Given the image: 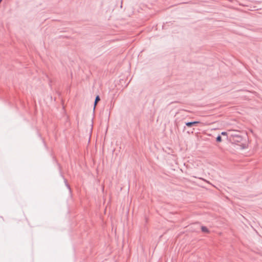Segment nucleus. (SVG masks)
<instances>
[{"label": "nucleus", "mask_w": 262, "mask_h": 262, "mask_svg": "<svg viewBox=\"0 0 262 262\" xmlns=\"http://www.w3.org/2000/svg\"><path fill=\"white\" fill-rule=\"evenodd\" d=\"M231 136L233 137V140L234 142H240L243 140V137L240 133L237 131H234Z\"/></svg>", "instance_id": "1"}, {"label": "nucleus", "mask_w": 262, "mask_h": 262, "mask_svg": "<svg viewBox=\"0 0 262 262\" xmlns=\"http://www.w3.org/2000/svg\"><path fill=\"white\" fill-rule=\"evenodd\" d=\"M200 123V122L199 121H192V122H186L185 123V124L186 126H187L188 127H192L193 125H196L197 124H199Z\"/></svg>", "instance_id": "2"}, {"label": "nucleus", "mask_w": 262, "mask_h": 262, "mask_svg": "<svg viewBox=\"0 0 262 262\" xmlns=\"http://www.w3.org/2000/svg\"><path fill=\"white\" fill-rule=\"evenodd\" d=\"M100 97L97 95L96 98H95V102H94V110L95 109V107H96V106L97 104V103L100 101Z\"/></svg>", "instance_id": "3"}, {"label": "nucleus", "mask_w": 262, "mask_h": 262, "mask_svg": "<svg viewBox=\"0 0 262 262\" xmlns=\"http://www.w3.org/2000/svg\"><path fill=\"white\" fill-rule=\"evenodd\" d=\"M201 229H202V231L203 232H208V228L205 227V226H202L201 227Z\"/></svg>", "instance_id": "4"}, {"label": "nucleus", "mask_w": 262, "mask_h": 262, "mask_svg": "<svg viewBox=\"0 0 262 262\" xmlns=\"http://www.w3.org/2000/svg\"><path fill=\"white\" fill-rule=\"evenodd\" d=\"M222 140V137L220 135L217 136V137L216 138V141L217 142H221Z\"/></svg>", "instance_id": "5"}, {"label": "nucleus", "mask_w": 262, "mask_h": 262, "mask_svg": "<svg viewBox=\"0 0 262 262\" xmlns=\"http://www.w3.org/2000/svg\"><path fill=\"white\" fill-rule=\"evenodd\" d=\"M64 181L66 186L68 188V189H70V186L67 183V180L66 179H64Z\"/></svg>", "instance_id": "6"}, {"label": "nucleus", "mask_w": 262, "mask_h": 262, "mask_svg": "<svg viewBox=\"0 0 262 262\" xmlns=\"http://www.w3.org/2000/svg\"><path fill=\"white\" fill-rule=\"evenodd\" d=\"M221 135L223 136H226V135H227V133L226 132H222L221 133Z\"/></svg>", "instance_id": "7"}]
</instances>
